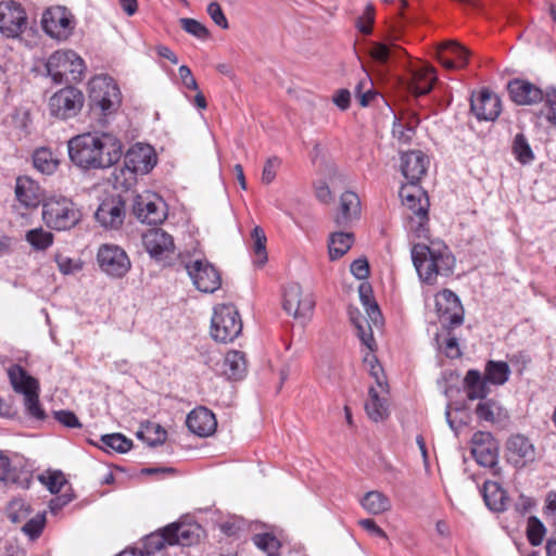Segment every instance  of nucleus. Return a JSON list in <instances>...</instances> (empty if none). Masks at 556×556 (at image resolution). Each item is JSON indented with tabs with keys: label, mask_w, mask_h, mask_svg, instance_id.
I'll return each instance as SVG.
<instances>
[{
	"label": "nucleus",
	"mask_w": 556,
	"mask_h": 556,
	"mask_svg": "<svg viewBox=\"0 0 556 556\" xmlns=\"http://www.w3.org/2000/svg\"><path fill=\"white\" fill-rule=\"evenodd\" d=\"M48 76L56 85L64 81H80L86 65L84 60L73 50L54 51L45 64Z\"/></svg>",
	"instance_id": "obj_5"
},
{
	"label": "nucleus",
	"mask_w": 556,
	"mask_h": 556,
	"mask_svg": "<svg viewBox=\"0 0 556 556\" xmlns=\"http://www.w3.org/2000/svg\"><path fill=\"white\" fill-rule=\"evenodd\" d=\"M354 235L352 232L336 231L329 236L328 253L331 261L341 258L353 245Z\"/></svg>",
	"instance_id": "obj_36"
},
{
	"label": "nucleus",
	"mask_w": 556,
	"mask_h": 556,
	"mask_svg": "<svg viewBox=\"0 0 556 556\" xmlns=\"http://www.w3.org/2000/svg\"><path fill=\"white\" fill-rule=\"evenodd\" d=\"M179 24L186 33L200 40H206L210 38V30L207 27L194 18L181 17L179 20Z\"/></svg>",
	"instance_id": "obj_52"
},
{
	"label": "nucleus",
	"mask_w": 556,
	"mask_h": 556,
	"mask_svg": "<svg viewBox=\"0 0 556 556\" xmlns=\"http://www.w3.org/2000/svg\"><path fill=\"white\" fill-rule=\"evenodd\" d=\"M506 458L515 468H523L535 460V447L523 434H511L506 442Z\"/></svg>",
	"instance_id": "obj_19"
},
{
	"label": "nucleus",
	"mask_w": 556,
	"mask_h": 556,
	"mask_svg": "<svg viewBox=\"0 0 556 556\" xmlns=\"http://www.w3.org/2000/svg\"><path fill=\"white\" fill-rule=\"evenodd\" d=\"M24 407L25 413L29 418L39 421L46 420L47 413L40 403L39 392L26 394V396H24Z\"/></svg>",
	"instance_id": "obj_49"
},
{
	"label": "nucleus",
	"mask_w": 556,
	"mask_h": 556,
	"mask_svg": "<svg viewBox=\"0 0 556 556\" xmlns=\"http://www.w3.org/2000/svg\"><path fill=\"white\" fill-rule=\"evenodd\" d=\"M251 540L253 544L267 556H280L282 544L274 533H256Z\"/></svg>",
	"instance_id": "obj_44"
},
{
	"label": "nucleus",
	"mask_w": 556,
	"mask_h": 556,
	"mask_svg": "<svg viewBox=\"0 0 556 556\" xmlns=\"http://www.w3.org/2000/svg\"><path fill=\"white\" fill-rule=\"evenodd\" d=\"M206 12L212 18V21L220 28L227 29L229 27L228 20L225 16L223 9L218 2H211L206 8Z\"/></svg>",
	"instance_id": "obj_59"
},
{
	"label": "nucleus",
	"mask_w": 556,
	"mask_h": 556,
	"mask_svg": "<svg viewBox=\"0 0 556 556\" xmlns=\"http://www.w3.org/2000/svg\"><path fill=\"white\" fill-rule=\"evenodd\" d=\"M97 263L102 273L111 278H123L131 268L126 251L116 244H101L97 252Z\"/></svg>",
	"instance_id": "obj_11"
},
{
	"label": "nucleus",
	"mask_w": 556,
	"mask_h": 556,
	"mask_svg": "<svg viewBox=\"0 0 556 556\" xmlns=\"http://www.w3.org/2000/svg\"><path fill=\"white\" fill-rule=\"evenodd\" d=\"M242 327L241 315L233 304H219L214 308L211 336L216 342H232L241 334Z\"/></svg>",
	"instance_id": "obj_7"
},
{
	"label": "nucleus",
	"mask_w": 556,
	"mask_h": 556,
	"mask_svg": "<svg viewBox=\"0 0 556 556\" xmlns=\"http://www.w3.org/2000/svg\"><path fill=\"white\" fill-rule=\"evenodd\" d=\"M315 306L309 294L302 296V289L299 283H291L283 290L282 307L294 318H307L312 315Z\"/></svg>",
	"instance_id": "obj_21"
},
{
	"label": "nucleus",
	"mask_w": 556,
	"mask_h": 556,
	"mask_svg": "<svg viewBox=\"0 0 556 556\" xmlns=\"http://www.w3.org/2000/svg\"><path fill=\"white\" fill-rule=\"evenodd\" d=\"M416 129L410 125H403L399 119H395L392 125V135L399 142L409 144Z\"/></svg>",
	"instance_id": "obj_56"
},
{
	"label": "nucleus",
	"mask_w": 556,
	"mask_h": 556,
	"mask_svg": "<svg viewBox=\"0 0 556 556\" xmlns=\"http://www.w3.org/2000/svg\"><path fill=\"white\" fill-rule=\"evenodd\" d=\"M400 197L403 204L412 212L410 230L418 237H427L429 232V197L420 185H402Z\"/></svg>",
	"instance_id": "obj_4"
},
{
	"label": "nucleus",
	"mask_w": 556,
	"mask_h": 556,
	"mask_svg": "<svg viewBox=\"0 0 556 556\" xmlns=\"http://www.w3.org/2000/svg\"><path fill=\"white\" fill-rule=\"evenodd\" d=\"M498 408L493 399L480 400L475 408V414L480 421L494 424L496 421L495 409Z\"/></svg>",
	"instance_id": "obj_53"
},
{
	"label": "nucleus",
	"mask_w": 556,
	"mask_h": 556,
	"mask_svg": "<svg viewBox=\"0 0 556 556\" xmlns=\"http://www.w3.org/2000/svg\"><path fill=\"white\" fill-rule=\"evenodd\" d=\"M490 386H503L509 380L510 368L504 361L490 359L482 374Z\"/></svg>",
	"instance_id": "obj_37"
},
{
	"label": "nucleus",
	"mask_w": 556,
	"mask_h": 556,
	"mask_svg": "<svg viewBox=\"0 0 556 556\" xmlns=\"http://www.w3.org/2000/svg\"><path fill=\"white\" fill-rule=\"evenodd\" d=\"M125 201L121 195L105 198L98 206L94 217L108 229H118L125 220Z\"/></svg>",
	"instance_id": "obj_18"
},
{
	"label": "nucleus",
	"mask_w": 556,
	"mask_h": 556,
	"mask_svg": "<svg viewBox=\"0 0 556 556\" xmlns=\"http://www.w3.org/2000/svg\"><path fill=\"white\" fill-rule=\"evenodd\" d=\"M188 276L197 290L203 293H214L222 287V274L207 260H195L185 264Z\"/></svg>",
	"instance_id": "obj_14"
},
{
	"label": "nucleus",
	"mask_w": 556,
	"mask_h": 556,
	"mask_svg": "<svg viewBox=\"0 0 556 556\" xmlns=\"http://www.w3.org/2000/svg\"><path fill=\"white\" fill-rule=\"evenodd\" d=\"M53 414H54L55 420H58L64 427L81 428V424L74 412L67 410V409H60V410H55Z\"/></svg>",
	"instance_id": "obj_60"
},
{
	"label": "nucleus",
	"mask_w": 556,
	"mask_h": 556,
	"mask_svg": "<svg viewBox=\"0 0 556 556\" xmlns=\"http://www.w3.org/2000/svg\"><path fill=\"white\" fill-rule=\"evenodd\" d=\"M45 523H46V515L45 513L42 514H37L35 517L28 519L24 526L22 527V531L29 536V539L31 540H36L38 539L42 531H43V528H45Z\"/></svg>",
	"instance_id": "obj_54"
},
{
	"label": "nucleus",
	"mask_w": 556,
	"mask_h": 556,
	"mask_svg": "<svg viewBox=\"0 0 556 556\" xmlns=\"http://www.w3.org/2000/svg\"><path fill=\"white\" fill-rule=\"evenodd\" d=\"M510 100L518 105H533L544 99L543 89L527 79L514 78L507 84Z\"/></svg>",
	"instance_id": "obj_24"
},
{
	"label": "nucleus",
	"mask_w": 556,
	"mask_h": 556,
	"mask_svg": "<svg viewBox=\"0 0 556 556\" xmlns=\"http://www.w3.org/2000/svg\"><path fill=\"white\" fill-rule=\"evenodd\" d=\"M463 388L470 401L485 400L491 393L490 384L480 370L468 369L463 380Z\"/></svg>",
	"instance_id": "obj_30"
},
{
	"label": "nucleus",
	"mask_w": 556,
	"mask_h": 556,
	"mask_svg": "<svg viewBox=\"0 0 556 556\" xmlns=\"http://www.w3.org/2000/svg\"><path fill=\"white\" fill-rule=\"evenodd\" d=\"M543 93V101L547 109L546 119L549 124L556 125V86H547Z\"/></svg>",
	"instance_id": "obj_55"
},
{
	"label": "nucleus",
	"mask_w": 556,
	"mask_h": 556,
	"mask_svg": "<svg viewBox=\"0 0 556 556\" xmlns=\"http://www.w3.org/2000/svg\"><path fill=\"white\" fill-rule=\"evenodd\" d=\"M144 429L148 433H153L154 438H148L147 443L149 446H157L163 444L167 439L166 430L159 424L147 421Z\"/></svg>",
	"instance_id": "obj_57"
},
{
	"label": "nucleus",
	"mask_w": 556,
	"mask_h": 556,
	"mask_svg": "<svg viewBox=\"0 0 556 556\" xmlns=\"http://www.w3.org/2000/svg\"><path fill=\"white\" fill-rule=\"evenodd\" d=\"M351 274L358 280H364L369 276V263L366 257H359L352 262L350 266Z\"/></svg>",
	"instance_id": "obj_62"
},
{
	"label": "nucleus",
	"mask_w": 556,
	"mask_h": 556,
	"mask_svg": "<svg viewBox=\"0 0 556 556\" xmlns=\"http://www.w3.org/2000/svg\"><path fill=\"white\" fill-rule=\"evenodd\" d=\"M74 500L73 493H63L61 495H56L55 497L51 498L49 502V509L52 514H58L60 510L63 509L64 506L70 504Z\"/></svg>",
	"instance_id": "obj_64"
},
{
	"label": "nucleus",
	"mask_w": 556,
	"mask_h": 556,
	"mask_svg": "<svg viewBox=\"0 0 556 556\" xmlns=\"http://www.w3.org/2000/svg\"><path fill=\"white\" fill-rule=\"evenodd\" d=\"M174 542L168 532L165 531V527L148 534L143 539V548L141 549L144 556L153 555L156 552L162 551L165 546H173Z\"/></svg>",
	"instance_id": "obj_40"
},
{
	"label": "nucleus",
	"mask_w": 556,
	"mask_h": 556,
	"mask_svg": "<svg viewBox=\"0 0 556 556\" xmlns=\"http://www.w3.org/2000/svg\"><path fill=\"white\" fill-rule=\"evenodd\" d=\"M251 239L253 241L252 251L255 255L254 264L257 267H263L268 261L266 250L267 238L264 229L261 226H255L251 231Z\"/></svg>",
	"instance_id": "obj_45"
},
{
	"label": "nucleus",
	"mask_w": 556,
	"mask_h": 556,
	"mask_svg": "<svg viewBox=\"0 0 556 556\" xmlns=\"http://www.w3.org/2000/svg\"><path fill=\"white\" fill-rule=\"evenodd\" d=\"M70 160L81 169L108 168L123 155V144L114 135L105 131L85 132L67 142Z\"/></svg>",
	"instance_id": "obj_1"
},
{
	"label": "nucleus",
	"mask_w": 556,
	"mask_h": 556,
	"mask_svg": "<svg viewBox=\"0 0 556 556\" xmlns=\"http://www.w3.org/2000/svg\"><path fill=\"white\" fill-rule=\"evenodd\" d=\"M223 372L228 379H243L247 372L245 354L237 350L229 351L224 357Z\"/></svg>",
	"instance_id": "obj_32"
},
{
	"label": "nucleus",
	"mask_w": 556,
	"mask_h": 556,
	"mask_svg": "<svg viewBox=\"0 0 556 556\" xmlns=\"http://www.w3.org/2000/svg\"><path fill=\"white\" fill-rule=\"evenodd\" d=\"M369 401L365 404V410L372 421H381L388 417V406L384 399L379 396L378 391L370 387L368 390Z\"/></svg>",
	"instance_id": "obj_42"
},
{
	"label": "nucleus",
	"mask_w": 556,
	"mask_h": 556,
	"mask_svg": "<svg viewBox=\"0 0 556 556\" xmlns=\"http://www.w3.org/2000/svg\"><path fill=\"white\" fill-rule=\"evenodd\" d=\"M401 173L409 185H419L427 174L430 160L421 150L401 152Z\"/></svg>",
	"instance_id": "obj_22"
},
{
	"label": "nucleus",
	"mask_w": 556,
	"mask_h": 556,
	"mask_svg": "<svg viewBox=\"0 0 556 556\" xmlns=\"http://www.w3.org/2000/svg\"><path fill=\"white\" fill-rule=\"evenodd\" d=\"M25 240L35 251H45L53 244L54 236L39 227L26 231Z\"/></svg>",
	"instance_id": "obj_46"
},
{
	"label": "nucleus",
	"mask_w": 556,
	"mask_h": 556,
	"mask_svg": "<svg viewBox=\"0 0 556 556\" xmlns=\"http://www.w3.org/2000/svg\"><path fill=\"white\" fill-rule=\"evenodd\" d=\"M80 216L73 201L65 197H51L42 203V219L51 229H71L77 225Z\"/></svg>",
	"instance_id": "obj_6"
},
{
	"label": "nucleus",
	"mask_w": 556,
	"mask_h": 556,
	"mask_svg": "<svg viewBox=\"0 0 556 556\" xmlns=\"http://www.w3.org/2000/svg\"><path fill=\"white\" fill-rule=\"evenodd\" d=\"M444 50L448 52L453 58H448L444 54H440V63L446 70H456L467 65L470 52L464 46L458 42L450 41L445 43Z\"/></svg>",
	"instance_id": "obj_33"
},
{
	"label": "nucleus",
	"mask_w": 556,
	"mask_h": 556,
	"mask_svg": "<svg viewBox=\"0 0 556 556\" xmlns=\"http://www.w3.org/2000/svg\"><path fill=\"white\" fill-rule=\"evenodd\" d=\"M356 336L361 340V342L367 346L370 351H375L377 349V344L374 338V333L368 321H365L361 325H356Z\"/></svg>",
	"instance_id": "obj_58"
},
{
	"label": "nucleus",
	"mask_w": 556,
	"mask_h": 556,
	"mask_svg": "<svg viewBox=\"0 0 556 556\" xmlns=\"http://www.w3.org/2000/svg\"><path fill=\"white\" fill-rule=\"evenodd\" d=\"M27 26V14L21 3L0 2V33L8 38L18 37Z\"/></svg>",
	"instance_id": "obj_16"
},
{
	"label": "nucleus",
	"mask_w": 556,
	"mask_h": 556,
	"mask_svg": "<svg viewBox=\"0 0 556 556\" xmlns=\"http://www.w3.org/2000/svg\"><path fill=\"white\" fill-rule=\"evenodd\" d=\"M142 244L151 257L161 261L174 252L173 237L162 228L149 229L142 236Z\"/></svg>",
	"instance_id": "obj_23"
},
{
	"label": "nucleus",
	"mask_w": 556,
	"mask_h": 556,
	"mask_svg": "<svg viewBox=\"0 0 556 556\" xmlns=\"http://www.w3.org/2000/svg\"><path fill=\"white\" fill-rule=\"evenodd\" d=\"M186 425L193 434L206 438L216 431L217 420L211 409L199 406L187 415Z\"/></svg>",
	"instance_id": "obj_26"
},
{
	"label": "nucleus",
	"mask_w": 556,
	"mask_h": 556,
	"mask_svg": "<svg viewBox=\"0 0 556 556\" xmlns=\"http://www.w3.org/2000/svg\"><path fill=\"white\" fill-rule=\"evenodd\" d=\"M30 513V505L21 498L11 501L7 508V516L9 520L15 525L26 520Z\"/></svg>",
	"instance_id": "obj_48"
},
{
	"label": "nucleus",
	"mask_w": 556,
	"mask_h": 556,
	"mask_svg": "<svg viewBox=\"0 0 556 556\" xmlns=\"http://www.w3.org/2000/svg\"><path fill=\"white\" fill-rule=\"evenodd\" d=\"M54 261L58 264L59 270L63 275L73 274L76 270L81 268V265L74 264L73 260L68 256H63L62 254H55Z\"/></svg>",
	"instance_id": "obj_63"
},
{
	"label": "nucleus",
	"mask_w": 556,
	"mask_h": 556,
	"mask_svg": "<svg viewBox=\"0 0 556 556\" xmlns=\"http://www.w3.org/2000/svg\"><path fill=\"white\" fill-rule=\"evenodd\" d=\"M33 472V466L23 456L15 455L10 458L0 451V481L22 489H29Z\"/></svg>",
	"instance_id": "obj_13"
},
{
	"label": "nucleus",
	"mask_w": 556,
	"mask_h": 556,
	"mask_svg": "<svg viewBox=\"0 0 556 556\" xmlns=\"http://www.w3.org/2000/svg\"><path fill=\"white\" fill-rule=\"evenodd\" d=\"M34 167L45 175H52L60 165V159L47 147L37 148L31 155Z\"/></svg>",
	"instance_id": "obj_34"
},
{
	"label": "nucleus",
	"mask_w": 556,
	"mask_h": 556,
	"mask_svg": "<svg viewBox=\"0 0 556 556\" xmlns=\"http://www.w3.org/2000/svg\"><path fill=\"white\" fill-rule=\"evenodd\" d=\"M40 23L43 33L58 41L67 40L73 35L76 26L74 14L63 5L46 9Z\"/></svg>",
	"instance_id": "obj_9"
},
{
	"label": "nucleus",
	"mask_w": 556,
	"mask_h": 556,
	"mask_svg": "<svg viewBox=\"0 0 556 556\" xmlns=\"http://www.w3.org/2000/svg\"><path fill=\"white\" fill-rule=\"evenodd\" d=\"M407 52L395 43L388 45L383 42H377L371 49L372 59L381 65L388 64L393 59L397 60L405 58Z\"/></svg>",
	"instance_id": "obj_38"
},
{
	"label": "nucleus",
	"mask_w": 556,
	"mask_h": 556,
	"mask_svg": "<svg viewBox=\"0 0 556 556\" xmlns=\"http://www.w3.org/2000/svg\"><path fill=\"white\" fill-rule=\"evenodd\" d=\"M281 164V160L278 156H271L267 159L263 173H262V182L265 185H269L276 177V168Z\"/></svg>",
	"instance_id": "obj_61"
},
{
	"label": "nucleus",
	"mask_w": 556,
	"mask_h": 556,
	"mask_svg": "<svg viewBox=\"0 0 556 556\" xmlns=\"http://www.w3.org/2000/svg\"><path fill=\"white\" fill-rule=\"evenodd\" d=\"M361 504L371 515H379L390 509L391 503L388 496L379 491L367 492Z\"/></svg>",
	"instance_id": "obj_43"
},
{
	"label": "nucleus",
	"mask_w": 556,
	"mask_h": 556,
	"mask_svg": "<svg viewBox=\"0 0 556 556\" xmlns=\"http://www.w3.org/2000/svg\"><path fill=\"white\" fill-rule=\"evenodd\" d=\"M435 311L443 330L450 334L464 323V307L458 295L450 289H443L435 295Z\"/></svg>",
	"instance_id": "obj_10"
},
{
	"label": "nucleus",
	"mask_w": 556,
	"mask_h": 556,
	"mask_svg": "<svg viewBox=\"0 0 556 556\" xmlns=\"http://www.w3.org/2000/svg\"><path fill=\"white\" fill-rule=\"evenodd\" d=\"M546 527L536 516H530L527 521L526 535L527 540L532 546L542 544L546 534Z\"/></svg>",
	"instance_id": "obj_47"
},
{
	"label": "nucleus",
	"mask_w": 556,
	"mask_h": 556,
	"mask_svg": "<svg viewBox=\"0 0 556 556\" xmlns=\"http://www.w3.org/2000/svg\"><path fill=\"white\" fill-rule=\"evenodd\" d=\"M511 153L521 165H530L535 160V154L523 132L515 135L511 142Z\"/></svg>",
	"instance_id": "obj_39"
},
{
	"label": "nucleus",
	"mask_w": 556,
	"mask_h": 556,
	"mask_svg": "<svg viewBox=\"0 0 556 556\" xmlns=\"http://www.w3.org/2000/svg\"><path fill=\"white\" fill-rule=\"evenodd\" d=\"M413 264L421 282L433 286L438 276L453 274L456 260L447 245L415 243L410 250Z\"/></svg>",
	"instance_id": "obj_2"
},
{
	"label": "nucleus",
	"mask_w": 556,
	"mask_h": 556,
	"mask_svg": "<svg viewBox=\"0 0 556 556\" xmlns=\"http://www.w3.org/2000/svg\"><path fill=\"white\" fill-rule=\"evenodd\" d=\"M480 493L483 497L485 506L490 510L494 513H503L506 510L508 495L501 483L486 480L480 489Z\"/></svg>",
	"instance_id": "obj_31"
},
{
	"label": "nucleus",
	"mask_w": 556,
	"mask_h": 556,
	"mask_svg": "<svg viewBox=\"0 0 556 556\" xmlns=\"http://www.w3.org/2000/svg\"><path fill=\"white\" fill-rule=\"evenodd\" d=\"M361 215V200L353 191H345L340 198V211L334 217V224L338 228H346L354 219Z\"/></svg>",
	"instance_id": "obj_28"
},
{
	"label": "nucleus",
	"mask_w": 556,
	"mask_h": 556,
	"mask_svg": "<svg viewBox=\"0 0 556 556\" xmlns=\"http://www.w3.org/2000/svg\"><path fill=\"white\" fill-rule=\"evenodd\" d=\"M359 300L374 325L382 321V314L374 296V290L369 282L365 281L358 286Z\"/></svg>",
	"instance_id": "obj_35"
},
{
	"label": "nucleus",
	"mask_w": 556,
	"mask_h": 556,
	"mask_svg": "<svg viewBox=\"0 0 556 556\" xmlns=\"http://www.w3.org/2000/svg\"><path fill=\"white\" fill-rule=\"evenodd\" d=\"M100 441L102 443L100 448L106 453L114 451L118 454H125L134 446L132 441L119 432L102 434Z\"/></svg>",
	"instance_id": "obj_41"
},
{
	"label": "nucleus",
	"mask_w": 556,
	"mask_h": 556,
	"mask_svg": "<svg viewBox=\"0 0 556 556\" xmlns=\"http://www.w3.org/2000/svg\"><path fill=\"white\" fill-rule=\"evenodd\" d=\"M470 445V453L476 463L490 468L493 476H501L498 440L489 431L478 430L472 434Z\"/></svg>",
	"instance_id": "obj_8"
},
{
	"label": "nucleus",
	"mask_w": 556,
	"mask_h": 556,
	"mask_svg": "<svg viewBox=\"0 0 556 556\" xmlns=\"http://www.w3.org/2000/svg\"><path fill=\"white\" fill-rule=\"evenodd\" d=\"M470 111L478 121L494 122L502 113V101L496 93L483 88L478 96H471Z\"/></svg>",
	"instance_id": "obj_20"
},
{
	"label": "nucleus",
	"mask_w": 556,
	"mask_h": 556,
	"mask_svg": "<svg viewBox=\"0 0 556 556\" xmlns=\"http://www.w3.org/2000/svg\"><path fill=\"white\" fill-rule=\"evenodd\" d=\"M157 163V156L150 144L137 143L131 147L124 159V168L132 175H146L150 173Z\"/></svg>",
	"instance_id": "obj_17"
},
{
	"label": "nucleus",
	"mask_w": 556,
	"mask_h": 556,
	"mask_svg": "<svg viewBox=\"0 0 556 556\" xmlns=\"http://www.w3.org/2000/svg\"><path fill=\"white\" fill-rule=\"evenodd\" d=\"M84 103L83 91L74 86H66L50 98L49 111L51 116L65 121L77 116Z\"/></svg>",
	"instance_id": "obj_12"
},
{
	"label": "nucleus",
	"mask_w": 556,
	"mask_h": 556,
	"mask_svg": "<svg viewBox=\"0 0 556 556\" xmlns=\"http://www.w3.org/2000/svg\"><path fill=\"white\" fill-rule=\"evenodd\" d=\"M165 531L174 541L172 542L173 546H194L206 538L205 529L189 517H181L177 521L166 525Z\"/></svg>",
	"instance_id": "obj_15"
},
{
	"label": "nucleus",
	"mask_w": 556,
	"mask_h": 556,
	"mask_svg": "<svg viewBox=\"0 0 556 556\" xmlns=\"http://www.w3.org/2000/svg\"><path fill=\"white\" fill-rule=\"evenodd\" d=\"M122 105V93L116 81L109 76L94 77L89 83L88 114L101 125L114 116Z\"/></svg>",
	"instance_id": "obj_3"
},
{
	"label": "nucleus",
	"mask_w": 556,
	"mask_h": 556,
	"mask_svg": "<svg viewBox=\"0 0 556 556\" xmlns=\"http://www.w3.org/2000/svg\"><path fill=\"white\" fill-rule=\"evenodd\" d=\"M146 210L141 214L139 220L141 223H147L148 225H157L161 224L165 217V212L160 206V201H154L150 198L144 204Z\"/></svg>",
	"instance_id": "obj_50"
},
{
	"label": "nucleus",
	"mask_w": 556,
	"mask_h": 556,
	"mask_svg": "<svg viewBox=\"0 0 556 556\" xmlns=\"http://www.w3.org/2000/svg\"><path fill=\"white\" fill-rule=\"evenodd\" d=\"M14 191L16 200L26 208H36L45 201L43 191L38 182L27 176L16 178Z\"/></svg>",
	"instance_id": "obj_27"
},
{
	"label": "nucleus",
	"mask_w": 556,
	"mask_h": 556,
	"mask_svg": "<svg viewBox=\"0 0 556 556\" xmlns=\"http://www.w3.org/2000/svg\"><path fill=\"white\" fill-rule=\"evenodd\" d=\"M38 480L48 488L51 494H59L63 485L67 482L63 472L60 470H48L47 475H39Z\"/></svg>",
	"instance_id": "obj_51"
},
{
	"label": "nucleus",
	"mask_w": 556,
	"mask_h": 556,
	"mask_svg": "<svg viewBox=\"0 0 556 556\" xmlns=\"http://www.w3.org/2000/svg\"><path fill=\"white\" fill-rule=\"evenodd\" d=\"M8 377L13 390L16 393L23 394H31L35 392H40V386L38 379L30 376L27 370L22 367L20 364H12L8 369Z\"/></svg>",
	"instance_id": "obj_29"
},
{
	"label": "nucleus",
	"mask_w": 556,
	"mask_h": 556,
	"mask_svg": "<svg viewBox=\"0 0 556 556\" xmlns=\"http://www.w3.org/2000/svg\"><path fill=\"white\" fill-rule=\"evenodd\" d=\"M409 78L407 80L408 90L416 96H426L431 92L438 79L435 70L430 65L408 64Z\"/></svg>",
	"instance_id": "obj_25"
}]
</instances>
